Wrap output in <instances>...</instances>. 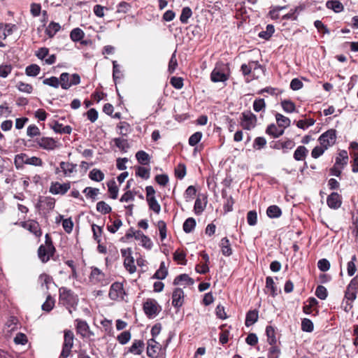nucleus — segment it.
I'll return each instance as SVG.
<instances>
[{"instance_id":"obj_1","label":"nucleus","mask_w":358,"mask_h":358,"mask_svg":"<svg viewBox=\"0 0 358 358\" xmlns=\"http://www.w3.org/2000/svg\"><path fill=\"white\" fill-rule=\"evenodd\" d=\"M78 302V296L73 290L66 287L59 289L58 304L65 307L70 315H72L73 310H77Z\"/></svg>"},{"instance_id":"obj_2","label":"nucleus","mask_w":358,"mask_h":358,"mask_svg":"<svg viewBox=\"0 0 358 358\" xmlns=\"http://www.w3.org/2000/svg\"><path fill=\"white\" fill-rule=\"evenodd\" d=\"M230 76V69L228 64L217 62L210 73V80L213 83L225 82Z\"/></svg>"},{"instance_id":"obj_3","label":"nucleus","mask_w":358,"mask_h":358,"mask_svg":"<svg viewBox=\"0 0 358 358\" xmlns=\"http://www.w3.org/2000/svg\"><path fill=\"white\" fill-rule=\"evenodd\" d=\"M62 88L63 90H68L73 85H77L80 83V77L78 73L69 74L67 72H64L60 74L59 78Z\"/></svg>"},{"instance_id":"obj_4","label":"nucleus","mask_w":358,"mask_h":358,"mask_svg":"<svg viewBox=\"0 0 358 358\" xmlns=\"http://www.w3.org/2000/svg\"><path fill=\"white\" fill-rule=\"evenodd\" d=\"M145 314L150 319L155 317L161 310V306L154 299H148L143 303V306Z\"/></svg>"},{"instance_id":"obj_5","label":"nucleus","mask_w":358,"mask_h":358,"mask_svg":"<svg viewBox=\"0 0 358 358\" xmlns=\"http://www.w3.org/2000/svg\"><path fill=\"white\" fill-rule=\"evenodd\" d=\"M336 140V131L331 129L323 133L319 137V142L321 145L324 146V148L328 149L329 147L332 146Z\"/></svg>"},{"instance_id":"obj_6","label":"nucleus","mask_w":358,"mask_h":358,"mask_svg":"<svg viewBox=\"0 0 358 358\" xmlns=\"http://www.w3.org/2000/svg\"><path fill=\"white\" fill-rule=\"evenodd\" d=\"M124 294H125V292L122 283L115 282L111 285L108 293V296L111 300L116 301L119 299L122 300Z\"/></svg>"},{"instance_id":"obj_7","label":"nucleus","mask_w":358,"mask_h":358,"mask_svg":"<svg viewBox=\"0 0 358 358\" xmlns=\"http://www.w3.org/2000/svg\"><path fill=\"white\" fill-rule=\"evenodd\" d=\"M36 142L41 148L47 150H52L59 146L58 142L51 137H42L37 138Z\"/></svg>"},{"instance_id":"obj_8","label":"nucleus","mask_w":358,"mask_h":358,"mask_svg":"<svg viewBox=\"0 0 358 358\" xmlns=\"http://www.w3.org/2000/svg\"><path fill=\"white\" fill-rule=\"evenodd\" d=\"M257 122L256 116L251 112L242 113L241 126L244 129L250 130L255 127Z\"/></svg>"},{"instance_id":"obj_9","label":"nucleus","mask_w":358,"mask_h":358,"mask_svg":"<svg viewBox=\"0 0 358 358\" xmlns=\"http://www.w3.org/2000/svg\"><path fill=\"white\" fill-rule=\"evenodd\" d=\"M71 188L70 182H64L63 184L59 182H52L49 192L52 194H65L68 190Z\"/></svg>"},{"instance_id":"obj_10","label":"nucleus","mask_w":358,"mask_h":358,"mask_svg":"<svg viewBox=\"0 0 358 358\" xmlns=\"http://www.w3.org/2000/svg\"><path fill=\"white\" fill-rule=\"evenodd\" d=\"M42 203H43V209L47 210L48 211L52 210L54 209L55 206V199L50 196L42 197L40 196L38 203L36 205V208L39 210H42Z\"/></svg>"},{"instance_id":"obj_11","label":"nucleus","mask_w":358,"mask_h":358,"mask_svg":"<svg viewBox=\"0 0 358 358\" xmlns=\"http://www.w3.org/2000/svg\"><path fill=\"white\" fill-rule=\"evenodd\" d=\"M327 203L331 209H338L342 204L341 196L337 192H332L327 199Z\"/></svg>"},{"instance_id":"obj_12","label":"nucleus","mask_w":358,"mask_h":358,"mask_svg":"<svg viewBox=\"0 0 358 358\" xmlns=\"http://www.w3.org/2000/svg\"><path fill=\"white\" fill-rule=\"evenodd\" d=\"M295 145V143L293 140L287 139L285 141H273L271 143L270 147L273 149L275 150H280L282 149L284 152H285V150H291L292 149Z\"/></svg>"},{"instance_id":"obj_13","label":"nucleus","mask_w":358,"mask_h":358,"mask_svg":"<svg viewBox=\"0 0 358 358\" xmlns=\"http://www.w3.org/2000/svg\"><path fill=\"white\" fill-rule=\"evenodd\" d=\"M184 292L181 288H176L172 294V306L180 308L183 303Z\"/></svg>"},{"instance_id":"obj_14","label":"nucleus","mask_w":358,"mask_h":358,"mask_svg":"<svg viewBox=\"0 0 358 358\" xmlns=\"http://www.w3.org/2000/svg\"><path fill=\"white\" fill-rule=\"evenodd\" d=\"M55 253H52L49 248L41 245L38 249V257L43 263L48 262Z\"/></svg>"},{"instance_id":"obj_15","label":"nucleus","mask_w":358,"mask_h":358,"mask_svg":"<svg viewBox=\"0 0 358 358\" xmlns=\"http://www.w3.org/2000/svg\"><path fill=\"white\" fill-rule=\"evenodd\" d=\"M91 268L90 281L94 284L102 282L105 279V274L97 267L92 266Z\"/></svg>"},{"instance_id":"obj_16","label":"nucleus","mask_w":358,"mask_h":358,"mask_svg":"<svg viewBox=\"0 0 358 358\" xmlns=\"http://www.w3.org/2000/svg\"><path fill=\"white\" fill-rule=\"evenodd\" d=\"M145 343L143 340H134L127 352L134 355H140L144 350Z\"/></svg>"},{"instance_id":"obj_17","label":"nucleus","mask_w":358,"mask_h":358,"mask_svg":"<svg viewBox=\"0 0 358 358\" xmlns=\"http://www.w3.org/2000/svg\"><path fill=\"white\" fill-rule=\"evenodd\" d=\"M194 283V279L190 278L187 274L182 273L176 276L173 280L174 285H192Z\"/></svg>"},{"instance_id":"obj_18","label":"nucleus","mask_w":358,"mask_h":358,"mask_svg":"<svg viewBox=\"0 0 358 358\" xmlns=\"http://www.w3.org/2000/svg\"><path fill=\"white\" fill-rule=\"evenodd\" d=\"M22 226L34 234L36 237H40L42 235L39 224L35 220H31L29 223L23 222Z\"/></svg>"},{"instance_id":"obj_19","label":"nucleus","mask_w":358,"mask_h":358,"mask_svg":"<svg viewBox=\"0 0 358 358\" xmlns=\"http://www.w3.org/2000/svg\"><path fill=\"white\" fill-rule=\"evenodd\" d=\"M159 343L154 338H150L148 341L147 355L150 358L157 357V349H161L158 347Z\"/></svg>"},{"instance_id":"obj_20","label":"nucleus","mask_w":358,"mask_h":358,"mask_svg":"<svg viewBox=\"0 0 358 358\" xmlns=\"http://www.w3.org/2000/svg\"><path fill=\"white\" fill-rule=\"evenodd\" d=\"M15 27V24H13L0 23V38L5 40L8 36L13 34Z\"/></svg>"},{"instance_id":"obj_21","label":"nucleus","mask_w":358,"mask_h":358,"mask_svg":"<svg viewBox=\"0 0 358 358\" xmlns=\"http://www.w3.org/2000/svg\"><path fill=\"white\" fill-rule=\"evenodd\" d=\"M50 127L57 134H70L72 131V127L71 126H63V124L58 121H55L53 124L50 125Z\"/></svg>"},{"instance_id":"obj_22","label":"nucleus","mask_w":358,"mask_h":358,"mask_svg":"<svg viewBox=\"0 0 358 358\" xmlns=\"http://www.w3.org/2000/svg\"><path fill=\"white\" fill-rule=\"evenodd\" d=\"M59 166L64 176H70L71 173L77 171V164L73 163L61 162Z\"/></svg>"},{"instance_id":"obj_23","label":"nucleus","mask_w":358,"mask_h":358,"mask_svg":"<svg viewBox=\"0 0 358 358\" xmlns=\"http://www.w3.org/2000/svg\"><path fill=\"white\" fill-rule=\"evenodd\" d=\"M75 322H76L77 333L83 337L85 336L86 334L90 331V327L87 322L80 319H76Z\"/></svg>"},{"instance_id":"obj_24","label":"nucleus","mask_w":358,"mask_h":358,"mask_svg":"<svg viewBox=\"0 0 358 358\" xmlns=\"http://www.w3.org/2000/svg\"><path fill=\"white\" fill-rule=\"evenodd\" d=\"M348 162V155L346 150H341L339 152L338 156L336 157V165L341 166V169H343Z\"/></svg>"},{"instance_id":"obj_25","label":"nucleus","mask_w":358,"mask_h":358,"mask_svg":"<svg viewBox=\"0 0 358 358\" xmlns=\"http://www.w3.org/2000/svg\"><path fill=\"white\" fill-rule=\"evenodd\" d=\"M61 29V26L58 22L52 21L45 29V34L50 38H52Z\"/></svg>"},{"instance_id":"obj_26","label":"nucleus","mask_w":358,"mask_h":358,"mask_svg":"<svg viewBox=\"0 0 358 358\" xmlns=\"http://www.w3.org/2000/svg\"><path fill=\"white\" fill-rule=\"evenodd\" d=\"M220 247L223 255L229 257L232 254V249L229 239L224 237L221 239Z\"/></svg>"},{"instance_id":"obj_27","label":"nucleus","mask_w":358,"mask_h":358,"mask_svg":"<svg viewBox=\"0 0 358 358\" xmlns=\"http://www.w3.org/2000/svg\"><path fill=\"white\" fill-rule=\"evenodd\" d=\"M258 311L257 310H249L245 317V324L250 327L254 324L258 320Z\"/></svg>"},{"instance_id":"obj_28","label":"nucleus","mask_w":358,"mask_h":358,"mask_svg":"<svg viewBox=\"0 0 358 358\" xmlns=\"http://www.w3.org/2000/svg\"><path fill=\"white\" fill-rule=\"evenodd\" d=\"M107 187L110 198L112 199H116L118 196L119 189L114 179H112L107 182Z\"/></svg>"},{"instance_id":"obj_29","label":"nucleus","mask_w":358,"mask_h":358,"mask_svg":"<svg viewBox=\"0 0 358 358\" xmlns=\"http://www.w3.org/2000/svg\"><path fill=\"white\" fill-rule=\"evenodd\" d=\"M136 158L138 162L143 165H149L150 157V155L143 150H139L136 153Z\"/></svg>"},{"instance_id":"obj_30","label":"nucleus","mask_w":358,"mask_h":358,"mask_svg":"<svg viewBox=\"0 0 358 358\" xmlns=\"http://www.w3.org/2000/svg\"><path fill=\"white\" fill-rule=\"evenodd\" d=\"M326 6L329 9L333 10L336 13H340L343 10L344 6L338 0H329L326 3Z\"/></svg>"},{"instance_id":"obj_31","label":"nucleus","mask_w":358,"mask_h":358,"mask_svg":"<svg viewBox=\"0 0 358 358\" xmlns=\"http://www.w3.org/2000/svg\"><path fill=\"white\" fill-rule=\"evenodd\" d=\"M266 133L273 138H278L284 134V129H279L276 125L271 124L267 127Z\"/></svg>"},{"instance_id":"obj_32","label":"nucleus","mask_w":358,"mask_h":358,"mask_svg":"<svg viewBox=\"0 0 358 358\" xmlns=\"http://www.w3.org/2000/svg\"><path fill=\"white\" fill-rule=\"evenodd\" d=\"M308 152V149L303 146H299L294 152V158L296 161H301L305 159Z\"/></svg>"},{"instance_id":"obj_33","label":"nucleus","mask_w":358,"mask_h":358,"mask_svg":"<svg viewBox=\"0 0 358 358\" xmlns=\"http://www.w3.org/2000/svg\"><path fill=\"white\" fill-rule=\"evenodd\" d=\"M74 334L72 331L66 329L64 331V348H73Z\"/></svg>"},{"instance_id":"obj_34","label":"nucleus","mask_w":358,"mask_h":358,"mask_svg":"<svg viewBox=\"0 0 358 358\" xmlns=\"http://www.w3.org/2000/svg\"><path fill=\"white\" fill-rule=\"evenodd\" d=\"M275 120L277 124L279 127L282 128L283 129L289 127L291 121L289 118L282 115L280 113H276Z\"/></svg>"},{"instance_id":"obj_35","label":"nucleus","mask_w":358,"mask_h":358,"mask_svg":"<svg viewBox=\"0 0 358 358\" xmlns=\"http://www.w3.org/2000/svg\"><path fill=\"white\" fill-rule=\"evenodd\" d=\"M266 214L270 218H278L281 216L282 210L278 206L272 205L267 208Z\"/></svg>"},{"instance_id":"obj_36","label":"nucleus","mask_w":358,"mask_h":358,"mask_svg":"<svg viewBox=\"0 0 358 358\" xmlns=\"http://www.w3.org/2000/svg\"><path fill=\"white\" fill-rule=\"evenodd\" d=\"M85 33L80 28H74L70 33V38L73 42H79L84 38Z\"/></svg>"},{"instance_id":"obj_37","label":"nucleus","mask_w":358,"mask_h":358,"mask_svg":"<svg viewBox=\"0 0 358 358\" xmlns=\"http://www.w3.org/2000/svg\"><path fill=\"white\" fill-rule=\"evenodd\" d=\"M55 303V299L49 294L45 301L42 304L41 308L43 311L49 313L53 309Z\"/></svg>"},{"instance_id":"obj_38","label":"nucleus","mask_w":358,"mask_h":358,"mask_svg":"<svg viewBox=\"0 0 358 358\" xmlns=\"http://www.w3.org/2000/svg\"><path fill=\"white\" fill-rule=\"evenodd\" d=\"M196 227V220L193 217H189L185 220V221L183 223V231L187 233H191Z\"/></svg>"},{"instance_id":"obj_39","label":"nucleus","mask_w":358,"mask_h":358,"mask_svg":"<svg viewBox=\"0 0 358 358\" xmlns=\"http://www.w3.org/2000/svg\"><path fill=\"white\" fill-rule=\"evenodd\" d=\"M266 334L267 336L268 343L271 345L276 344L277 340L275 338V329L272 326H267L266 328Z\"/></svg>"},{"instance_id":"obj_40","label":"nucleus","mask_w":358,"mask_h":358,"mask_svg":"<svg viewBox=\"0 0 358 358\" xmlns=\"http://www.w3.org/2000/svg\"><path fill=\"white\" fill-rule=\"evenodd\" d=\"M89 178L96 182H101L104 178V173L99 169H93L89 173Z\"/></svg>"},{"instance_id":"obj_41","label":"nucleus","mask_w":358,"mask_h":358,"mask_svg":"<svg viewBox=\"0 0 358 358\" xmlns=\"http://www.w3.org/2000/svg\"><path fill=\"white\" fill-rule=\"evenodd\" d=\"M41 71V68L36 64H32L27 66L25 69V73L27 76L34 77L38 75Z\"/></svg>"},{"instance_id":"obj_42","label":"nucleus","mask_w":358,"mask_h":358,"mask_svg":"<svg viewBox=\"0 0 358 358\" xmlns=\"http://www.w3.org/2000/svg\"><path fill=\"white\" fill-rule=\"evenodd\" d=\"M113 141L115 146L122 152H127V149L129 148V145L126 138H115Z\"/></svg>"},{"instance_id":"obj_43","label":"nucleus","mask_w":358,"mask_h":358,"mask_svg":"<svg viewBox=\"0 0 358 358\" xmlns=\"http://www.w3.org/2000/svg\"><path fill=\"white\" fill-rule=\"evenodd\" d=\"M25 157H27V154L20 153L16 155L14 159V164L17 169H22L24 168V164H25Z\"/></svg>"},{"instance_id":"obj_44","label":"nucleus","mask_w":358,"mask_h":358,"mask_svg":"<svg viewBox=\"0 0 358 358\" xmlns=\"http://www.w3.org/2000/svg\"><path fill=\"white\" fill-rule=\"evenodd\" d=\"M150 169L144 166H138L136 168V176L147 180L150 178Z\"/></svg>"},{"instance_id":"obj_45","label":"nucleus","mask_w":358,"mask_h":358,"mask_svg":"<svg viewBox=\"0 0 358 358\" xmlns=\"http://www.w3.org/2000/svg\"><path fill=\"white\" fill-rule=\"evenodd\" d=\"M275 31L273 25L268 24L266 27L265 31H262L259 33L258 36L259 38L268 40Z\"/></svg>"},{"instance_id":"obj_46","label":"nucleus","mask_w":358,"mask_h":358,"mask_svg":"<svg viewBox=\"0 0 358 358\" xmlns=\"http://www.w3.org/2000/svg\"><path fill=\"white\" fill-rule=\"evenodd\" d=\"M178 61L176 59V50H175V51L171 55V57L169 62L168 72L170 74L173 73L175 72L176 68L178 67Z\"/></svg>"},{"instance_id":"obj_47","label":"nucleus","mask_w":358,"mask_h":358,"mask_svg":"<svg viewBox=\"0 0 358 358\" xmlns=\"http://www.w3.org/2000/svg\"><path fill=\"white\" fill-rule=\"evenodd\" d=\"M96 208L98 212L103 215L108 214L112 211L111 207L103 201H99Z\"/></svg>"},{"instance_id":"obj_48","label":"nucleus","mask_w":358,"mask_h":358,"mask_svg":"<svg viewBox=\"0 0 358 358\" xmlns=\"http://www.w3.org/2000/svg\"><path fill=\"white\" fill-rule=\"evenodd\" d=\"M124 266L130 273H134L136 270V267L134 264V259L132 256L127 257L126 259H124Z\"/></svg>"},{"instance_id":"obj_49","label":"nucleus","mask_w":358,"mask_h":358,"mask_svg":"<svg viewBox=\"0 0 358 358\" xmlns=\"http://www.w3.org/2000/svg\"><path fill=\"white\" fill-rule=\"evenodd\" d=\"M117 128L120 129V134L122 136H127L131 131L130 124L127 122H120Z\"/></svg>"},{"instance_id":"obj_50","label":"nucleus","mask_w":358,"mask_h":358,"mask_svg":"<svg viewBox=\"0 0 358 358\" xmlns=\"http://www.w3.org/2000/svg\"><path fill=\"white\" fill-rule=\"evenodd\" d=\"M281 106L284 111L288 113H293L296 110V106L294 103L287 99L281 101Z\"/></svg>"},{"instance_id":"obj_51","label":"nucleus","mask_w":358,"mask_h":358,"mask_svg":"<svg viewBox=\"0 0 358 358\" xmlns=\"http://www.w3.org/2000/svg\"><path fill=\"white\" fill-rule=\"evenodd\" d=\"M149 206V208L153 210L155 213L159 214L161 210V206L156 198H149L146 200Z\"/></svg>"},{"instance_id":"obj_52","label":"nucleus","mask_w":358,"mask_h":358,"mask_svg":"<svg viewBox=\"0 0 358 358\" xmlns=\"http://www.w3.org/2000/svg\"><path fill=\"white\" fill-rule=\"evenodd\" d=\"M266 287L268 289H270L271 294L273 296H275L278 294L277 287L275 285L273 279L270 276H268L266 278Z\"/></svg>"},{"instance_id":"obj_53","label":"nucleus","mask_w":358,"mask_h":358,"mask_svg":"<svg viewBox=\"0 0 358 358\" xmlns=\"http://www.w3.org/2000/svg\"><path fill=\"white\" fill-rule=\"evenodd\" d=\"M186 255L184 252L177 250L173 253V260L177 262L178 264L181 265H185L187 263V260L185 259Z\"/></svg>"},{"instance_id":"obj_54","label":"nucleus","mask_w":358,"mask_h":358,"mask_svg":"<svg viewBox=\"0 0 358 358\" xmlns=\"http://www.w3.org/2000/svg\"><path fill=\"white\" fill-rule=\"evenodd\" d=\"M192 12L190 8L184 7L182 9L181 15L180 16V20L182 24H187L188 19L192 16Z\"/></svg>"},{"instance_id":"obj_55","label":"nucleus","mask_w":358,"mask_h":358,"mask_svg":"<svg viewBox=\"0 0 358 358\" xmlns=\"http://www.w3.org/2000/svg\"><path fill=\"white\" fill-rule=\"evenodd\" d=\"M25 164L32 165L35 166H42L43 162L40 157H29L27 155V157H25Z\"/></svg>"},{"instance_id":"obj_56","label":"nucleus","mask_w":358,"mask_h":358,"mask_svg":"<svg viewBox=\"0 0 358 358\" xmlns=\"http://www.w3.org/2000/svg\"><path fill=\"white\" fill-rule=\"evenodd\" d=\"M131 337L130 331H124L117 336V340L120 344L125 345L130 341Z\"/></svg>"},{"instance_id":"obj_57","label":"nucleus","mask_w":358,"mask_h":358,"mask_svg":"<svg viewBox=\"0 0 358 358\" xmlns=\"http://www.w3.org/2000/svg\"><path fill=\"white\" fill-rule=\"evenodd\" d=\"M43 83L45 85L52 87L54 88H58L60 84L59 78L55 76H51L43 80Z\"/></svg>"},{"instance_id":"obj_58","label":"nucleus","mask_w":358,"mask_h":358,"mask_svg":"<svg viewBox=\"0 0 358 358\" xmlns=\"http://www.w3.org/2000/svg\"><path fill=\"white\" fill-rule=\"evenodd\" d=\"M313 329H314V325H313V322L310 320H309L308 318H304L302 320L301 329L303 331L312 332L313 331Z\"/></svg>"},{"instance_id":"obj_59","label":"nucleus","mask_w":358,"mask_h":358,"mask_svg":"<svg viewBox=\"0 0 358 358\" xmlns=\"http://www.w3.org/2000/svg\"><path fill=\"white\" fill-rule=\"evenodd\" d=\"M92 231H93V238L98 243H99L101 242V234H102V227H100V226H98L95 224H93L92 225Z\"/></svg>"},{"instance_id":"obj_60","label":"nucleus","mask_w":358,"mask_h":358,"mask_svg":"<svg viewBox=\"0 0 358 358\" xmlns=\"http://www.w3.org/2000/svg\"><path fill=\"white\" fill-rule=\"evenodd\" d=\"M19 91L31 94L33 91V86L28 83H24L22 81L17 83L16 85Z\"/></svg>"},{"instance_id":"obj_61","label":"nucleus","mask_w":358,"mask_h":358,"mask_svg":"<svg viewBox=\"0 0 358 358\" xmlns=\"http://www.w3.org/2000/svg\"><path fill=\"white\" fill-rule=\"evenodd\" d=\"M315 295L321 300L327 299L328 292L327 289L323 285H318L315 290Z\"/></svg>"},{"instance_id":"obj_62","label":"nucleus","mask_w":358,"mask_h":358,"mask_svg":"<svg viewBox=\"0 0 358 358\" xmlns=\"http://www.w3.org/2000/svg\"><path fill=\"white\" fill-rule=\"evenodd\" d=\"M176 177L182 180L186 175V167L184 164H179L178 167L175 169Z\"/></svg>"},{"instance_id":"obj_63","label":"nucleus","mask_w":358,"mask_h":358,"mask_svg":"<svg viewBox=\"0 0 358 358\" xmlns=\"http://www.w3.org/2000/svg\"><path fill=\"white\" fill-rule=\"evenodd\" d=\"M137 194L136 192L127 190L120 199V202H129L134 200L135 195Z\"/></svg>"},{"instance_id":"obj_64","label":"nucleus","mask_w":358,"mask_h":358,"mask_svg":"<svg viewBox=\"0 0 358 358\" xmlns=\"http://www.w3.org/2000/svg\"><path fill=\"white\" fill-rule=\"evenodd\" d=\"M280 355V349L275 344L268 349V358H278Z\"/></svg>"}]
</instances>
